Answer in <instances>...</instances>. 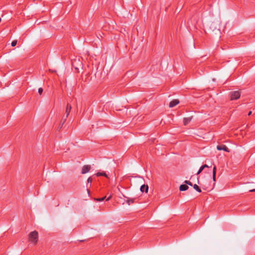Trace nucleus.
Listing matches in <instances>:
<instances>
[{"mask_svg":"<svg viewBox=\"0 0 255 255\" xmlns=\"http://www.w3.org/2000/svg\"><path fill=\"white\" fill-rule=\"evenodd\" d=\"M38 233L36 231H33L29 235V241L36 244L38 241Z\"/></svg>","mask_w":255,"mask_h":255,"instance_id":"nucleus-1","label":"nucleus"},{"mask_svg":"<svg viewBox=\"0 0 255 255\" xmlns=\"http://www.w3.org/2000/svg\"><path fill=\"white\" fill-rule=\"evenodd\" d=\"M71 106L69 104H67V106H66V111H65V113L66 114V116L65 118L63 117L62 118V121H61V126L64 124V123L65 122L66 120V119L68 117L69 114H70V111H71Z\"/></svg>","mask_w":255,"mask_h":255,"instance_id":"nucleus-2","label":"nucleus"},{"mask_svg":"<svg viewBox=\"0 0 255 255\" xmlns=\"http://www.w3.org/2000/svg\"><path fill=\"white\" fill-rule=\"evenodd\" d=\"M231 100H235L238 99L241 96V93L239 91L232 92L230 93Z\"/></svg>","mask_w":255,"mask_h":255,"instance_id":"nucleus-3","label":"nucleus"},{"mask_svg":"<svg viewBox=\"0 0 255 255\" xmlns=\"http://www.w3.org/2000/svg\"><path fill=\"white\" fill-rule=\"evenodd\" d=\"M217 148L219 150H224L228 152H230L229 148L224 144L218 145L217 146Z\"/></svg>","mask_w":255,"mask_h":255,"instance_id":"nucleus-4","label":"nucleus"},{"mask_svg":"<svg viewBox=\"0 0 255 255\" xmlns=\"http://www.w3.org/2000/svg\"><path fill=\"white\" fill-rule=\"evenodd\" d=\"M91 169V166L88 165H84L82 169V173L85 174L88 172Z\"/></svg>","mask_w":255,"mask_h":255,"instance_id":"nucleus-5","label":"nucleus"},{"mask_svg":"<svg viewBox=\"0 0 255 255\" xmlns=\"http://www.w3.org/2000/svg\"><path fill=\"white\" fill-rule=\"evenodd\" d=\"M179 102L178 100H177V99L173 100L170 102L169 106L170 108H172V107L175 106L176 105H177L178 104H179Z\"/></svg>","mask_w":255,"mask_h":255,"instance_id":"nucleus-6","label":"nucleus"},{"mask_svg":"<svg viewBox=\"0 0 255 255\" xmlns=\"http://www.w3.org/2000/svg\"><path fill=\"white\" fill-rule=\"evenodd\" d=\"M140 189L142 192H145V193H147L148 192V186L147 185H145L143 184V185H141Z\"/></svg>","mask_w":255,"mask_h":255,"instance_id":"nucleus-7","label":"nucleus"},{"mask_svg":"<svg viewBox=\"0 0 255 255\" xmlns=\"http://www.w3.org/2000/svg\"><path fill=\"white\" fill-rule=\"evenodd\" d=\"M188 186L186 184H182L179 187V190L180 191H186L188 189Z\"/></svg>","mask_w":255,"mask_h":255,"instance_id":"nucleus-8","label":"nucleus"},{"mask_svg":"<svg viewBox=\"0 0 255 255\" xmlns=\"http://www.w3.org/2000/svg\"><path fill=\"white\" fill-rule=\"evenodd\" d=\"M192 120V117L185 118L183 119V123L184 125H187Z\"/></svg>","mask_w":255,"mask_h":255,"instance_id":"nucleus-9","label":"nucleus"},{"mask_svg":"<svg viewBox=\"0 0 255 255\" xmlns=\"http://www.w3.org/2000/svg\"><path fill=\"white\" fill-rule=\"evenodd\" d=\"M124 197L126 199V202L128 205H130L134 202V199H129L127 197L124 196Z\"/></svg>","mask_w":255,"mask_h":255,"instance_id":"nucleus-10","label":"nucleus"},{"mask_svg":"<svg viewBox=\"0 0 255 255\" xmlns=\"http://www.w3.org/2000/svg\"><path fill=\"white\" fill-rule=\"evenodd\" d=\"M216 167L214 166L213 169V180L214 181L216 180Z\"/></svg>","mask_w":255,"mask_h":255,"instance_id":"nucleus-11","label":"nucleus"},{"mask_svg":"<svg viewBox=\"0 0 255 255\" xmlns=\"http://www.w3.org/2000/svg\"><path fill=\"white\" fill-rule=\"evenodd\" d=\"M96 176H105L106 177H108V176L106 174V173L104 172H97L96 174Z\"/></svg>","mask_w":255,"mask_h":255,"instance_id":"nucleus-12","label":"nucleus"},{"mask_svg":"<svg viewBox=\"0 0 255 255\" xmlns=\"http://www.w3.org/2000/svg\"><path fill=\"white\" fill-rule=\"evenodd\" d=\"M193 188L195 190H196L197 192L200 193L201 192V190L199 187V186L197 184H194L193 185Z\"/></svg>","mask_w":255,"mask_h":255,"instance_id":"nucleus-13","label":"nucleus"},{"mask_svg":"<svg viewBox=\"0 0 255 255\" xmlns=\"http://www.w3.org/2000/svg\"><path fill=\"white\" fill-rule=\"evenodd\" d=\"M204 183L205 184L202 185V188H203L204 189H206V188L207 187L206 185H208V182L207 180H205Z\"/></svg>","mask_w":255,"mask_h":255,"instance_id":"nucleus-14","label":"nucleus"},{"mask_svg":"<svg viewBox=\"0 0 255 255\" xmlns=\"http://www.w3.org/2000/svg\"><path fill=\"white\" fill-rule=\"evenodd\" d=\"M106 196L104 197H102V198H97L95 200L97 201H103L105 200V199L106 198Z\"/></svg>","mask_w":255,"mask_h":255,"instance_id":"nucleus-15","label":"nucleus"},{"mask_svg":"<svg viewBox=\"0 0 255 255\" xmlns=\"http://www.w3.org/2000/svg\"><path fill=\"white\" fill-rule=\"evenodd\" d=\"M204 168L203 167V166H201L200 168H199V170L198 171L197 173V174L198 175L204 169Z\"/></svg>","mask_w":255,"mask_h":255,"instance_id":"nucleus-16","label":"nucleus"},{"mask_svg":"<svg viewBox=\"0 0 255 255\" xmlns=\"http://www.w3.org/2000/svg\"><path fill=\"white\" fill-rule=\"evenodd\" d=\"M184 183L187 184V185H189L190 186H192V183L189 181H188V180H185L184 181Z\"/></svg>","mask_w":255,"mask_h":255,"instance_id":"nucleus-17","label":"nucleus"},{"mask_svg":"<svg viewBox=\"0 0 255 255\" xmlns=\"http://www.w3.org/2000/svg\"><path fill=\"white\" fill-rule=\"evenodd\" d=\"M17 44V41L16 40H13L12 41L11 45L12 46H15Z\"/></svg>","mask_w":255,"mask_h":255,"instance_id":"nucleus-18","label":"nucleus"},{"mask_svg":"<svg viewBox=\"0 0 255 255\" xmlns=\"http://www.w3.org/2000/svg\"><path fill=\"white\" fill-rule=\"evenodd\" d=\"M43 92V89L42 88H39L38 89V93L41 95Z\"/></svg>","mask_w":255,"mask_h":255,"instance_id":"nucleus-19","label":"nucleus"},{"mask_svg":"<svg viewBox=\"0 0 255 255\" xmlns=\"http://www.w3.org/2000/svg\"><path fill=\"white\" fill-rule=\"evenodd\" d=\"M92 178L91 177H89L88 180H87V182L88 183H90V182L91 183V182H92Z\"/></svg>","mask_w":255,"mask_h":255,"instance_id":"nucleus-20","label":"nucleus"},{"mask_svg":"<svg viewBox=\"0 0 255 255\" xmlns=\"http://www.w3.org/2000/svg\"><path fill=\"white\" fill-rule=\"evenodd\" d=\"M202 166L204 168L209 167V166L207 164H204V165H202Z\"/></svg>","mask_w":255,"mask_h":255,"instance_id":"nucleus-21","label":"nucleus"},{"mask_svg":"<svg viewBox=\"0 0 255 255\" xmlns=\"http://www.w3.org/2000/svg\"><path fill=\"white\" fill-rule=\"evenodd\" d=\"M111 196H109V197L106 199V200H107V201H109V200L111 199Z\"/></svg>","mask_w":255,"mask_h":255,"instance_id":"nucleus-22","label":"nucleus"},{"mask_svg":"<svg viewBox=\"0 0 255 255\" xmlns=\"http://www.w3.org/2000/svg\"><path fill=\"white\" fill-rule=\"evenodd\" d=\"M250 192H255V189L250 190Z\"/></svg>","mask_w":255,"mask_h":255,"instance_id":"nucleus-23","label":"nucleus"},{"mask_svg":"<svg viewBox=\"0 0 255 255\" xmlns=\"http://www.w3.org/2000/svg\"><path fill=\"white\" fill-rule=\"evenodd\" d=\"M251 114H252V111H250V112L248 113V116H250Z\"/></svg>","mask_w":255,"mask_h":255,"instance_id":"nucleus-24","label":"nucleus"},{"mask_svg":"<svg viewBox=\"0 0 255 255\" xmlns=\"http://www.w3.org/2000/svg\"><path fill=\"white\" fill-rule=\"evenodd\" d=\"M209 180H210V178H209ZM208 182H210V180H209V181H207Z\"/></svg>","mask_w":255,"mask_h":255,"instance_id":"nucleus-25","label":"nucleus"}]
</instances>
